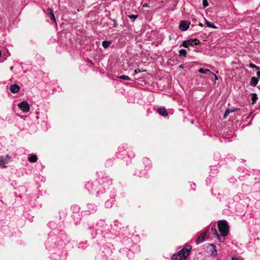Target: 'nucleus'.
Masks as SVG:
<instances>
[{
	"mask_svg": "<svg viewBox=\"0 0 260 260\" xmlns=\"http://www.w3.org/2000/svg\"><path fill=\"white\" fill-rule=\"evenodd\" d=\"M18 107L24 112H27L30 109V106L28 102L26 101H23L18 104Z\"/></svg>",
	"mask_w": 260,
	"mask_h": 260,
	"instance_id": "obj_3",
	"label": "nucleus"
},
{
	"mask_svg": "<svg viewBox=\"0 0 260 260\" xmlns=\"http://www.w3.org/2000/svg\"><path fill=\"white\" fill-rule=\"evenodd\" d=\"M218 229L220 236L222 237L227 236L229 233V225L225 220H221L218 223Z\"/></svg>",
	"mask_w": 260,
	"mask_h": 260,
	"instance_id": "obj_2",
	"label": "nucleus"
},
{
	"mask_svg": "<svg viewBox=\"0 0 260 260\" xmlns=\"http://www.w3.org/2000/svg\"><path fill=\"white\" fill-rule=\"evenodd\" d=\"M206 233H203L201 235H200L197 239H196V242L197 243V244L200 243H202L203 242H204L205 240V235H206Z\"/></svg>",
	"mask_w": 260,
	"mask_h": 260,
	"instance_id": "obj_11",
	"label": "nucleus"
},
{
	"mask_svg": "<svg viewBox=\"0 0 260 260\" xmlns=\"http://www.w3.org/2000/svg\"><path fill=\"white\" fill-rule=\"evenodd\" d=\"M258 79H260V71H258L256 73Z\"/></svg>",
	"mask_w": 260,
	"mask_h": 260,
	"instance_id": "obj_28",
	"label": "nucleus"
},
{
	"mask_svg": "<svg viewBox=\"0 0 260 260\" xmlns=\"http://www.w3.org/2000/svg\"><path fill=\"white\" fill-rule=\"evenodd\" d=\"M106 204V205H107V206H109V205H110L108 204V202H107Z\"/></svg>",
	"mask_w": 260,
	"mask_h": 260,
	"instance_id": "obj_32",
	"label": "nucleus"
},
{
	"mask_svg": "<svg viewBox=\"0 0 260 260\" xmlns=\"http://www.w3.org/2000/svg\"><path fill=\"white\" fill-rule=\"evenodd\" d=\"M180 68H183V66L182 65H180Z\"/></svg>",
	"mask_w": 260,
	"mask_h": 260,
	"instance_id": "obj_34",
	"label": "nucleus"
},
{
	"mask_svg": "<svg viewBox=\"0 0 260 260\" xmlns=\"http://www.w3.org/2000/svg\"><path fill=\"white\" fill-rule=\"evenodd\" d=\"M47 11H48V15L50 18L51 20H53L54 21H55V16L53 14V10L50 9V8H48L47 9Z\"/></svg>",
	"mask_w": 260,
	"mask_h": 260,
	"instance_id": "obj_12",
	"label": "nucleus"
},
{
	"mask_svg": "<svg viewBox=\"0 0 260 260\" xmlns=\"http://www.w3.org/2000/svg\"><path fill=\"white\" fill-rule=\"evenodd\" d=\"M232 260H240V259L237 257H233L232 258Z\"/></svg>",
	"mask_w": 260,
	"mask_h": 260,
	"instance_id": "obj_30",
	"label": "nucleus"
},
{
	"mask_svg": "<svg viewBox=\"0 0 260 260\" xmlns=\"http://www.w3.org/2000/svg\"><path fill=\"white\" fill-rule=\"evenodd\" d=\"M203 5L204 8H206L208 6V3L207 0H203Z\"/></svg>",
	"mask_w": 260,
	"mask_h": 260,
	"instance_id": "obj_26",
	"label": "nucleus"
},
{
	"mask_svg": "<svg viewBox=\"0 0 260 260\" xmlns=\"http://www.w3.org/2000/svg\"><path fill=\"white\" fill-rule=\"evenodd\" d=\"M200 41L197 39H189L188 40L184 41V46L185 47H186L189 45L194 46L198 45Z\"/></svg>",
	"mask_w": 260,
	"mask_h": 260,
	"instance_id": "obj_5",
	"label": "nucleus"
},
{
	"mask_svg": "<svg viewBox=\"0 0 260 260\" xmlns=\"http://www.w3.org/2000/svg\"><path fill=\"white\" fill-rule=\"evenodd\" d=\"M189 24L190 22L185 20H181L179 24V29L182 31H186L188 29Z\"/></svg>",
	"mask_w": 260,
	"mask_h": 260,
	"instance_id": "obj_6",
	"label": "nucleus"
},
{
	"mask_svg": "<svg viewBox=\"0 0 260 260\" xmlns=\"http://www.w3.org/2000/svg\"><path fill=\"white\" fill-rule=\"evenodd\" d=\"M28 160L30 162H35L37 161V156L34 154H30L28 156Z\"/></svg>",
	"mask_w": 260,
	"mask_h": 260,
	"instance_id": "obj_10",
	"label": "nucleus"
},
{
	"mask_svg": "<svg viewBox=\"0 0 260 260\" xmlns=\"http://www.w3.org/2000/svg\"><path fill=\"white\" fill-rule=\"evenodd\" d=\"M199 72L201 74H207V73H210L211 72L208 69H203L202 68H201L199 69Z\"/></svg>",
	"mask_w": 260,
	"mask_h": 260,
	"instance_id": "obj_20",
	"label": "nucleus"
},
{
	"mask_svg": "<svg viewBox=\"0 0 260 260\" xmlns=\"http://www.w3.org/2000/svg\"><path fill=\"white\" fill-rule=\"evenodd\" d=\"M1 55H2V52H1V51L0 50V57L1 56Z\"/></svg>",
	"mask_w": 260,
	"mask_h": 260,
	"instance_id": "obj_33",
	"label": "nucleus"
},
{
	"mask_svg": "<svg viewBox=\"0 0 260 260\" xmlns=\"http://www.w3.org/2000/svg\"><path fill=\"white\" fill-rule=\"evenodd\" d=\"M111 43L110 41H104L102 42V45L104 48H107L109 47Z\"/></svg>",
	"mask_w": 260,
	"mask_h": 260,
	"instance_id": "obj_18",
	"label": "nucleus"
},
{
	"mask_svg": "<svg viewBox=\"0 0 260 260\" xmlns=\"http://www.w3.org/2000/svg\"><path fill=\"white\" fill-rule=\"evenodd\" d=\"M128 17L130 19H132L133 21H134L138 17V15L132 14V15H129L128 16Z\"/></svg>",
	"mask_w": 260,
	"mask_h": 260,
	"instance_id": "obj_24",
	"label": "nucleus"
},
{
	"mask_svg": "<svg viewBox=\"0 0 260 260\" xmlns=\"http://www.w3.org/2000/svg\"><path fill=\"white\" fill-rule=\"evenodd\" d=\"M191 249L190 245H185L178 253L174 254L171 260H185Z\"/></svg>",
	"mask_w": 260,
	"mask_h": 260,
	"instance_id": "obj_1",
	"label": "nucleus"
},
{
	"mask_svg": "<svg viewBox=\"0 0 260 260\" xmlns=\"http://www.w3.org/2000/svg\"><path fill=\"white\" fill-rule=\"evenodd\" d=\"M251 101L252 104H254L256 102V101L257 100V94L255 93H252L251 94Z\"/></svg>",
	"mask_w": 260,
	"mask_h": 260,
	"instance_id": "obj_17",
	"label": "nucleus"
},
{
	"mask_svg": "<svg viewBox=\"0 0 260 260\" xmlns=\"http://www.w3.org/2000/svg\"><path fill=\"white\" fill-rule=\"evenodd\" d=\"M249 67L250 68L255 69L256 70H259V67H258V66H256L254 64H253V63H250L249 64Z\"/></svg>",
	"mask_w": 260,
	"mask_h": 260,
	"instance_id": "obj_23",
	"label": "nucleus"
},
{
	"mask_svg": "<svg viewBox=\"0 0 260 260\" xmlns=\"http://www.w3.org/2000/svg\"><path fill=\"white\" fill-rule=\"evenodd\" d=\"M10 159V157L7 154L6 156H0V168H5L6 165L8 164Z\"/></svg>",
	"mask_w": 260,
	"mask_h": 260,
	"instance_id": "obj_4",
	"label": "nucleus"
},
{
	"mask_svg": "<svg viewBox=\"0 0 260 260\" xmlns=\"http://www.w3.org/2000/svg\"><path fill=\"white\" fill-rule=\"evenodd\" d=\"M13 69V67H11L10 68V70H12Z\"/></svg>",
	"mask_w": 260,
	"mask_h": 260,
	"instance_id": "obj_31",
	"label": "nucleus"
},
{
	"mask_svg": "<svg viewBox=\"0 0 260 260\" xmlns=\"http://www.w3.org/2000/svg\"><path fill=\"white\" fill-rule=\"evenodd\" d=\"M211 247V253H212V256H216L217 254V251L216 250V246L215 245H214L213 244H211L210 245Z\"/></svg>",
	"mask_w": 260,
	"mask_h": 260,
	"instance_id": "obj_16",
	"label": "nucleus"
},
{
	"mask_svg": "<svg viewBox=\"0 0 260 260\" xmlns=\"http://www.w3.org/2000/svg\"><path fill=\"white\" fill-rule=\"evenodd\" d=\"M119 78L123 80H130V78L126 75H122L119 77Z\"/></svg>",
	"mask_w": 260,
	"mask_h": 260,
	"instance_id": "obj_21",
	"label": "nucleus"
},
{
	"mask_svg": "<svg viewBox=\"0 0 260 260\" xmlns=\"http://www.w3.org/2000/svg\"><path fill=\"white\" fill-rule=\"evenodd\" d=\"M113 21L114 22L113 27H116L117 26V22L115 19H113Z\"/></svg>",
	"mask_w": 260,
	"mask_h": 260,
	"instance_id": "obj_27",
	"label": "nucleus"
},
{
	"mask_svg": "<svg viewBox=\"0 0 260 260\" xmlns=\"http://www.w3.org/2000/svg\"><path fill=\"white\" fill-rule=\"evenodd\" d=\"M258 78H257L256 77H252L251 79V81H250V85L252 86H255L257 83H258Z\"/></svg>",
	"mask_w": 260,
	"mask_h": 260,
	"instance_id": "obj_14",
	"label": "nucleus"
},
{
	"mask_svg": "<svg viewBox=\"0 0 260 260\" xmlns=\"http://www.w3.org/2000/svg\"><path fill=\"white\" fill-rule=\"evenodd\" d=\"M212 74L214 76L215 80H217L218 79V77L215 74H214V73H212Z\"/></svg>",
	"mask_w": 260,
	"mask_h": 260,
	"instance_id": "obj_29",
	"label": "nucleus"
},
{
	"mask_svg": "<svg viewBox=\"0 0 260 260\" xmlns=\"http://www.w3.org/2000/svg\"><path fill=\"white\" fill-rule=\"evenodd\" d=\"M218 73V71H216V73Z\"/></svg>",
	"mask_w": 260,
	"mask_h": 260,
	"instance_id": "obj_35",
	"label": "nucleus"
},
{
	"mask_svg": "<svg viewBox=\"0 0 260 260\" xmlns=\"http://www.w3.org/2000/svg\"><path fill=\"white\" fill-rule=\"evenodd\" d=\"M145 71H146L145 70L141 71L140 69H137L135 70L134 74L136 75L140 72H145Z\"/></svg>",
	"mask_w": 260,
	"mask_h": 260,
	"instance_id": "obj_25",
	"label": "nucleus"
},
{
	"mask_svg": "<svg viewBox=\"0 0 260 260\" xmlns=\"http://www.w3.org/2000/svg\"><path fill=\"white\" fill-rule=\"evenodd\" d=\"M212 234L216 236L217 239L221 242V238L220 235L218 234L217 231L215 228H212L211 229Z\"/></svg>",
	"mask_w": 260,
	"mask_h": 260,
	"instance_id": "obj_15",
	"label": "nucleus"
},
{
	"mask_svg": "<svg viewBox=\"0 0 260 260\" xmlns=\"http://www.w3.org/2000/svg\"><path fill=\"white\" fill-rule=\"evenodd\" d=\"M19 90H20V87L16 84H12L10 87V90L11 91V92L12 93H16L18 92Z\"/></svg>",
	"mask_w": 260,
	"mask_h": 260,
	"instance_id": "obj_7",
	"label": "nucleus"
},
{
	"mask_svg": "<svg viewBox=\"0 0 260 260\" xmlns=\"http://www.w3.org/2000/svg\"><path fill=\"white\" fill-rule=\"evenodd\" d=\"M87 207L88 209L89 213H93L96 210V206L93 204H88L87 205Z\"/></svg>",
	"mask_w": 260,
	"mask_h": 260,
	"instance_id": "obj_9",
	"label": "nucleus"
},
{
	"mask_svg": "<svg viewBox=\"0 0 260 260\" xmlns=\"http://www.w3.org/2000/svg\"><path fill=\"white\" fill-rule=\"evenodd\" d=\"M235 111V109L234 110H230V109H227L226 110L224 114V117H226L231 112H234Z\"/></svg>",
	"mask_w": 260,
	"mask_h": 260,
	"instance_id": "obj_22",
	"label": "nucleus"
},
{
	"mask_svg": "<svg viewBox=\"0 0 260 260\" xmlns=\"http://www.w3.org/2000/svg\"><path fill=\"white\" fill-rule=\"evenodd\" d=\"M179 55L180 56L185 57L186 55V50H185L184 49H182L180 50L179 51Z\"/></svg>",
	"mask_w": 260,
	"mask_h": 260,
	"instance_id": "obj_19",
	"label": "nucleus"
},
{
	"mask_svg": "<svg viewBox=\"0 0 260 260\" xmlns=\"http://www.w3.org/2000/svg\"><path fill=\"white\" fill-rule=\"evenodd\" d=\"M157 111L159 115L163 116H167L168 114L166 109H165V108H158Z\"/></svg>",
	"mask_w": 260,
	"mask_h": 260,
	"instance_id": "obj_8",
	"label": "nucleus"
},
{
	"mask_svg": "<svg viewBox=\"0 0 260 260\" xmlns=\"http://www.w3.org/2000/svg\"><path fill=\"white\" fill-rule=\"evenodd\" d=\"M205 24L207 25V27L212 28H217V27L215 25L214 23L211 22H209L206 19H205Z\"/></svg>",
	"mask_w": 260,
	"mask_h": 260,
	"instance_id": "obj_13",
	"label": "nucleus"
}]
</instances>
